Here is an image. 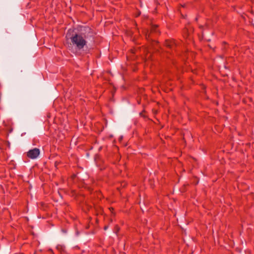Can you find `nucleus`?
Masks as SVG:
<instances>
[{
  "label": "nucleus",
  "mask_w": 254,
  "mask_h": 254,
  "mask_svg": "<svg viewBox=\"0 0 254 254\" xmlns=\"http://www.w3.org/2000/svg\"><path fill=\"white\" fill-rule=\"evenodd\" d=\"M159 33V30L158 29V25H152L151 27L150 32L148 31L146 34V38L147 39H151L153 34H158Z\"/></svg>",
  "instance_id": "3"
},
{
  "label": "nucleus",
  "mask_w": 254,
  "mask_h": 254,
  "mask_svg": "<svg viewBox=\"0 0 254 254\" xmlns=\"http://www.w3.org/2000/svg\"><path fill=\"white\" fill-rule=\"evenodd\" d=\"M165 45L170 49H173L175 47V43L174 40H167L165 42Z\"/></svg>",
  "instance_id": "4"
},
{
  "label": "nucleus",
  "mask_w": 254,
  "mask_h": 254,
  "mask_svg": "<svg viewBox=\"0 0 254 254\" xmlns=\"http://www.w3.org/2000/svg\"><path fill=\"white\" fill-rule=\"evenodd\" d=\"M39 154L40 150L37 148L30 149L27 152V156L32 159H36Z\"/></svg>",
  "instance_id": "2"
},
{
  "label": "nucleus",
  "mask_w": 254,
  "mask_h": 254,
  "mask_svg": "<svg viewBox=\"0 0 254 254\" xmlns=\"http://www.w3.org/2000/svg\"><path fill=\"white\" fill-rule=\"evenodd\" d=\"M58 164H59V163L58 162H56L55 163V165L56 167H57Z\"/></svg>",
  "instance_id": "6"
},
{
  "label": "nucleus",
  "mask_w": 254,
  "mask_h": 254,
  "mask_svg": "<svg viewBox=\"0 0 254 254\" xmlns=\"http://www.w3.org/2000/svg\"><path fill=\"white\" fill-rule=\"evenodd\" d=\"M94 33L89 27H85L84 32L80 33H76L70 37L71 42L77 49H82L87 44L86 40L90 38H93Z\"/></svg>",
  "instance_id": "1"
},
{
  "label": "nucleus",
  "mask_w": 254,
  "mask_h": 254,
  "mask_svg": "<svg viewBox=\"0 0 254 254\" xmlns=\"http://www.w3.org/2000/svg\"><path fill=\"white\" fill-rule=\"evenodd\" d=\"M108 226H105L104 227V229L105 230H107L108 229Z\"/></svg>",
  "instance_id": "5"
}]
</instances>
